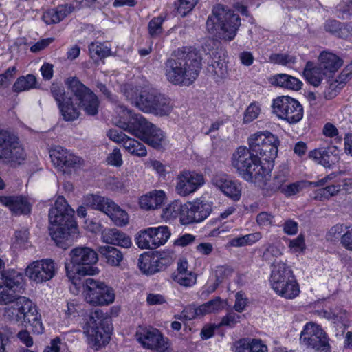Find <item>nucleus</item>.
I'll return each instance as SVG.
<instances>
[{
	"instance_id": "1",
	"label": "nucleus",
	"mask_w": 352,
	"mask_h": 352,
	"mask_svg": "<svg viewBox=\"0 0 352 352\" xmlns=\"http://www.w3.org/2000/svg\"><path fill=\"white\" fill-rule=\"evenodd\" d=\"M201 54L194 47L178 49L164 63L167 80L175 85H192L201 69Z\"/></svg>"
},
{
	"instance_id": "2",
	"label": "nucleus",
	"mask_w": 352,
	"mask_h": 352,
	"mask_svg": "<svg viewBox=\"0 0 352 352\" xmlns=\"http://www.w3.org/2000/svg\"><path fill=\"white\" fill-rule=\"evenodd\" d=\"M66 85L72 96L58 106L64 120L71 122L78 119L80 115V109L89 116L98 113L99 100L89 88L76 77L67 78Z\"/></svg>"
},
{
	"instance_id": "3",
	"label": "nucleus",
	"mask_w": 352,
	"mask_h": 352,
	"mask_svg": "<svg viewBox=\"0 0 352 352\" xmlns=\"http://www.w3.org/2000/svg\"><path fill=\"white\" fill-rule=\"evenodd\" d=\"M74 210L65 199L60 196L49 211L50 232L57 243L72 242L78 237V226L74 219Z\"/></svg>"
},
{
	"instance_id": "4",
	"label": "nucleus",
	"mask_w": 352,
	"mask_h": 352,
	"mask_svg": "<svg viewBox=\"0 0 352 352\" xmlns=\"http://www.w3.org/2000/svg\"><path fill=\"white\" fill-rule=\"evenodd\" d=\"M241 25L240 16L223 5L214 6L206 21L208 32L219 39L232 41Z\"/></svg>"
},
{
	"instance_id": "5",
	"label": "nucleus",
	"mask_w": 352,
	"mask_h": 352,
	"mask_svg": "<svg viewBox=\"0 0 352 352\" xmlns=\"http://www.w3.org/2000/svg\"><path fill=\"white\" fill-rule=\"evenodd\" d=\"M124 95L132 104L145 113L165 116L173 109L170 99L156 91H142L137 95L133 88L126 89Z\"/></svg>"
},
{
	"instance_id": "6",
	"label": "nucleus",
	"mask_w": 352,
	"mask_h": 352,
	"mask_svg": "<svg viewBox=\"0 0 352 352\" xmlns=\"http://www.w3.org/2000/svg\"><path fill=\"white\" fill-rule=\"evenodd\" d=\"M232 165L242 179L251 183H260L266 173L261 160L245 146H239L233 153Z\"/></svg>"
},
{
	"instance_id": "7",
	"label": "nucleus",
	"mask_w": 352,
	"mask_h": 352,
	"mask_svg": "<svg viewBox=\"0 0 352 352\" xmlns=\"http://www.w3.org/2000/svg\"><path fill=\"white\" fill-rule=\"evenodd\" d=\"M69 262L65 263L67 277L74 280L76 274L80 275H94L99 272L93 265L98 261V255L92 248L87 246H77L72 248L69 254Z\"/></svg>"
},
{
	"instance_id": "8",
	"label": "nucleus",
	"mask_w": 352,
	"mask_h": 352,
	"mask_svg": "<svg viewBox=\"0 0 352 352\" xmlns=\"http://www.w3.org/2000/svg\"><path fill=\"white\" fill-rule=\"evenodd\" d=\"M3 316L14 322L30 324L36 333H42L43 327L36 306L28 298L19 296L14 305L4 309Z\"/></svg>"
},
{
	"instance_id": "9",
	"label": "nucleus",
	"mask_w": 352,
	"mask_h": 352,
	"mask_svg": "<svg viewBox=\"0 0 352 352\" xmlns=\"http://www.w3.org/2000/svg\"><path fill=\"white\" fill-rule=\"evenodd\" d=\"M84 329L89 344L97 350L109 342L112 327L102 311L96 309L88 316Z\"/></svg>"
},
{
	"instance_id": "10",
	"label": "nucleus",
	"mask_w": 352,
	"mask_h": 352,
	"mask_svg": "<svg viewBox=\"0 0 352 352\" xmlns=\"http://www.w3.org/2000/svg\"><path fill=\"white\" fill-rule=\"evenodd\" d=\"M26 156L19 138L11 132L0 128V161L16 168L25 162Z\"/></svg>"
},
{
	"instance_id": "11",
	"label": "nucleus",
	"mask_w": 352,
	"mask_h": 352,
	"mask_svg": "<svg viewBox=\"0 0 352 352\" xmlns=\"http://www.w3.org/2000/svg\"><path fill=\"white\" fill-rule=\"evenodd\" d=\"M248 144L250 151L260 160L263 158L269 162L277 155L279 140L270 132L252 135L248 140Z\"/></svg>"
},
{
	"instance_id": "12",
	"label": "nucleus",
	"mask_w": 352,
	"mask_h": 352,
	"mask_svg": "<svg viewBox=\"0 0 352 352\" xmlns=\"http://www.w3.org/2000/svg\"><path fill=\"white\" fill-rule=\"evenodd\" d=\"M116 111L121 117L120 120L116 122V125L140 139L144 135L153 124L141 114L133 113L123 104H118Z\"/></svg>"
},
{
	"instance_id": "13",
	"label": "nucleus",
	"mask_w": 352,
	"mask_h": 352,
	"mask_svg": "<svg viewBox=\"0 0 352 352\" xmlns=\"http://www.w3.org/2000/svg\"><path fill=\"white\" fill-rule=\"evenodd\" d=\"M82 286L85 300L91 305H107L115 299L113 289L103 282L87 278L84 280Z\"/></svg>"
},
{
	"instance_id": "14",
	"label": "nucleus",
	"mask_w": 352,
	"mask_h": 352,
	"mask_svg": "<svg viewBox=\"0 0 352 352\" xmlns=\"http://www.w3.org/2000/svg\"><path fill=\"white\" fill-rule=\"evenodd\" d=\"M212 206L213 203L206 197H200L184 204L182 224L186 226L202 222L211 214Z\"/></svg>"
},
{
	"instance_id": "15",
	"label": "nucleus",
	"mask_w": 352,
	"mask_h": 352,
	"mask_svg": "<svg viewBox=\"0 0 352 352\" xmlns=\"http://www.w3.org/2000/svg\"><path fill=\"white\" fill-rule=\"evenodd\" d=\"M22 281V275L14 270L0 272V305H14L20 296L16 293L21 288Z\"/></svg>"
},
{
	"instance_id": "16",
	"label": "nucleus",
	"mask_w": 352,
	"mask_h": 352,
	"mask_svg": "<svg viewBox=\"0 0 352 352\" xmlns=\"http://www.w3.org/2000/svg\"><path fill=\"white\" fill-rule=\"evenodd\" d=\"M273 113L289 124L298 122L303 117V108L296 99L287 96L276 98L272 103Z\"/></svg>"
},
{
	"instance_id": "17",
	"label": "nucleus",
	"mask_w": 352,
	"mask_h": 352,
	"mask_svg": "<svg viewBox=\"0 0 352 352\" xmlns=\"http://www.w3.org/2000/svg\"><path fill=\"white\" fill-rule=\"evenodd\" d=\"M301 342L307 347L321 352H331V345L326 332L314 322L306 324L300 333Z\"/></svg>"
},
{
	"instance_id": "18",
	"label": "nucleus",
	"mask_w": 352,
	"mask_h": 352,
	"mask_svg": "<svg viewBox=\"0 0 352 352\" xmlns=\"http://www.w3.org/2000/svg\"><path fill=\"white\" fill-rule=\"evenodd\" d=\"M136 340L144 348L165 352L170 347L168 338L156 328L139 327L135 333Z\"/></svg>"
},
{
	"instance_id": "19",
	"label": "nucleus",
	"mask_w": 352,
	"mask_h": 352,
	"mask_svg": "<svg viewBox=\"0 0 352 352\" xmlns=\"http://www.w3.org/2000/svg\"><path fill=\"white\" fill-rule=\"evenodd\" d=\"M167 226L148 228L140 231L136 236V244L141 249H155L164 245L170 236Z\"/></svg>"
},
{
	"instance_id": "20",
	"label": "nucleus",
	"mask_w": 352,
	"mask_h": 352,
	"mask_svg": "<svg viewBox=\"0 0 352 352\" xmlns=\"http://www.w3.org/2000/svg\"><path fill=\"white\" fill-rule=\"evenodd\" d=\"M26 276L36 283L51 280L56 274V264L52 259H42L31 263L25 270Z\"/></svg>"
},
{
	"instance_id": "21",
	"label": "nucleus",
	"mask_w": 352,
	"mask_h": 352,
	"mask_svg": "<svg viewBox=\"0 0 352 352\" xmlns=\"http://www.w3.org/2000/svg\"><path fill=\"white\" fill-rule=\"evenodd\" d=\"M204 184L202 174L195 171H183L177 177L176 190L181 196L195 192Z\"/></svg>"
},
{
	"instance_id": "22",
	"label": "nucleus",
	"mask_w": 352,
	"mask_h": 352,
	"mask_svg": "<svg viewBox=\"0 0 352 352\" xmlns=\"http://www.w3.org/2000/svg\"><path fill=\"white\" fill-rule=\"evenodd\" d=\"M50 157L54 166L63 173H70L80 164V159L61 147L51 151Z\"/></svg>"
},
{
	"instance_id": "23",
	"label": "nucleus",
	"mask_w": 352,
	"mask_h": 352,
	"mask_svg": "<svg viewBox=\"0 0 352 352\" xmlns=\"http://www.w3.org/2000/svg\"><path fill=\"white\" fill-rule=\"evenodd\" d=\"M295 279L290 267L283 261L276 262L274 261L272 265V270L270 278L272 289L280 287V285Z\"/></svg>"
},
{
	"instance_id": "24",
	"label": "nucleus",
	"mask_w": 352,
	"mask_h": 352,
	"mask_svg": "<svg viewBox=\"0 0 352 352\" xmlns=\"http://www.w3.org/2000/svg\"><path fill=\"white\" fill-rule=\"evenodd\" d=\"M212 183L228 197L234 201L239 200L241 195V184L229 179L227 175H217L213 177Z\"/></svg>"
},
{
	"instance_id": "25",
	"label": "nucleus",
	"mask_w": 352,
	"mask_h": 352,
	"mask_svg": "<svg viewBox=\"0 0 352 352\" xmlns=\"http://www.w3.org/2000/svg\"><path fill=\"white\" fill-rule=\"evenodd\" d=\"M0 203L15 215L28 214L31 211V204L23 196H0Z\"/></svg>"
},
{
	"instance_id": "26",
	"label": "nucleus",
	"mask_w": 352,
	"mask_h": 352,
	"mask_svg": "<svg viewBox=\"0 0 352 352\" xmlns=\"http://www.w3.org/2000/svg\"><path fill=\"white\" fill-rule=\"evenodd\" d=\"M336 147L320 148L309 153V157L322 164L324 167H330L339 161Z\"/></svg>"
},
{
	"instance_id": "27",
	"label": "nucleus",
	"mask_w": 352,
	"mask_h": 352,
	"mask_svg": "<svg viewBox=\"0 0 352 352\" xmlns=\"http://www.w3.org/2000/svg\"><path fill=\"white\" fill-rule=\"evenodd\" d=\"M102 241L107 244L129 248L132 241L129 236L117 228L105 229L102 232Z\"/></svg>"
},
{
	"instance_id": "28",
	"label": "nucleus",
	"mask_w": 352,
	"mask_h": 352,
	"mask_svg": "<svg viewBox=\"0 0 352 352\" xmlns=\"http://www.w3.org/2000/svg\"><path fill=\"white\" fill-rule=\"evenodd\" d=\"M270 172L266 168V173L263 179L260 183H254L258 186L261 187L265 196H270L278 190L282 192V188L284 184L287 182V176L284 174H278L272 179H268Z\"/></svg>"
},
{
	"instance_id": "29",
	"label": "nucleus",
	"mask_w": 352,
	"mask_h": 352,
	"mask_svg": "<svg viewBox=\"0 0 352 352\" xmlns=\"http://www.w3.org/2000/svg\"><path fill=\"white\" fill-rule=\"evenodd\" d=\"M74 8L69 5L58 6L56 9H51L45 12L43 19L47 25L58 23L72 12Z\"/></svg>"
},
{
	"instance_id": "30",
	"label": "nucleus",
	"mask_w": 352,
	"mask_h": 352,
	"mask_svg": "<svg viewBox=\"0 0 352 352\" xmlns=\"http://www.w3.org/2000/svg\"><path fill=\"white\" fill-rule=\"evenodd\" d=\"M107 209L104 212L108 215L115 225L120 227H123L129 223V215L127 212L120 208L112 200L107 206Z\"/></svg>"
},
{
	"instance_id": "31",
	"label": "nucleus",
	"mask_w": 352,
	"mask_h": 352,
	"mask_svg": "<svg viewBox=\"0 0 352 352\" xmlns=\"http://www.w3.org/2000/svg\"><path fill=\"white\" fill-rule=\"evenodd\" d=\"M165 193L162 190H155L142 196L140 199L141 208L154 210L160 207L164 202Z\"/></svg>"
},
{
	"instance_id": "32",
	"label": "nucleus",
	"mask_w": 352,
	"mask_h": 352,
	"mask_svg": "<svg viewBox=\"0 0 352 352\" xmlns=\"http://www.w3.org/2000/svg\"><path fill=\"white\" fill-rule=\"evenodd\" d=\"M101 258L111 266H119L123 260V254L113 246L103 245L98 248Z\"/></svg>"
},
{
	"instance_id": "33",
	"label": "nucleus",
	"mask_w": 352,
	"mask_h": 352,
	"mask_svg": "<svg viewBox=\"0 0 352 352\" xmlns=\"http://www.w3.org/2000/svg\"><path fill=\"white\" fill-rule=\"evenodd\" d=\"M140 140L153 148L160 150L163 147L165 135L160 129L152 124Z\"/></svg>"
},
{
	"instance_id": "34",
	"label": "nucleus",
	"mask_w": 352,
	"mask_h": 352,
	"mask_svg": "<svg viewBox=\"0 0 352 352\" xmlns=\"http://www.w3.org/2000/svg\"><path fill=\"white\" fill-rule=\"evenodd\" d=\"M319 66L326 72H335L342 65V60L334 54L323 52L319 56Z\"/></svg>"
},
{
	"instance_id": "35",
	"label": "nucleus",
	"mask_w": 352,
	"mask_h": 352,
	"mask_svg": "<svg viewBox=\"0 0 352 352\" xmlns=\"http://www.w3.org/2000/svg\"><path fill=\"white\" fill-rule=\"evenodd\" d=\"M236 352H267V347L261 340L243 338L235 343Z\"/></svg>"
},
{
	"instance_id": "36",
	"label": "nucleus",
	"mask_w": 352,
	"mask_h": 352,
	"mask_svg": "<svg viewBox=\"0 0 352 352\" xmlns=\"http://www.w3.org/2000/svg\"><path fill=\"white\" fill-rule=\"evenodd\" d=\"M303 75L310 84L317 87L320 84L323 76L327 74L319 65L314 66L312 62L308 61L304 69Z\"/></svg>"
},
{
	"instance_id": "37",
	"label": "nucleus",
	"mask_w": 352,
	"mask_h": 352,
	"mask_svg": "<svg viewBox=\"0 0 352 352\" xmlns=\"http://www.w3.org/2000/svg\"><path fill=\"white\" fill-rule=\"evenodd\" d=\"M272 83L283 88L296 91L300 89L302 85L299 79L286 74H279L275 76Z\"/></svg>"
},
{
	"instance_id": "38",
	"label": "nucleus",
	"mask_w": 352,
	"mask_h": 352,
	"mask_svg": "<svg viewBox=\"0 0 352 352\" xmlns=\"http://www.w3.org/2000/svg\"><path fill=\"white\" fill-rule=\"evenodd\" d=\"M324 30L340 38H346L352 34V30H349L347 25L335 19L327 20L324 25Z\"/></svg>"
},
{
	"instance_id": "39",
	"label": "nucleus",
	"mask_w": 352,
	"mask_h": 352,
	"mask_svg": "<svg viewBox=\"0 0 352 352\" xmlns=\"http://www.w3.org/2000/svg\"><path fill=\"white\" fill-rule=\"evenodd\" d=\"M111 199L98 195L89 194L83 197V205L104 212Z\"/></svg>"
},
{
	"instance_id": "40",
	"label": "nucleus",
	"mask_w": 352,
	"mask_h": 352,
	"mask_svg": "<svg viewBox=\"0 0 352 352\" xmlns=\"http://www.w3.org/2000/svg\"><path fill=\"white\" fill-rule=\"evenodd\" d=\"M279 296L287 299H293L300 293L299 285L296 280H292L280 285V287L273 289Z\"/></svg>"
},
{
	"instance_id": "41",
	"label": "nucleus",
	"mask_w": 352,
	"mask_h": 352,
	"mask_svg": "<svg viewBox=\"0 0 352 352\" xmlns=\"http://www.w3.org/2000/svg\"><path fill=\"white\" fill-rule=\"evenodd\" d=\"M36 78L33 74H28L25 76H20L12 86L14 92L19 93L36 88Z\"/></svg>"
},
{
	"instance_id": "42",
	"label": "nucleus",
	"mask_w": 352,
	"mask_h": 352,
	"mask_svg": "<svg viewBox=\"0 0 352 352\" xmlns=\"http://www.w3.org/2000/svg\"><path fill=\"white\" fill-rule=\"evenodd\" d=\"M210 74L216 82H220L228 76L227 65L221 61H214L208 66Z\"/></svg>"
},
{
	"instance_id": "43",
	"label": "nucleus",
	"mask_w": 352,
	"mask_h": 352,
	"mask_svg": "<svg viewBox=\"0 0 352 352\" xmlns=\"http://www.w3.org/2000/svg\"><path fill=\"white\" fill-rule=\"evenodd\" d=\"M123 146L129 153L138 157H144L147 154L146 148L144 144L129 137L125 138Z\"/></svg>"
},
{
	"instance_id": "44",
	"label": "nucleus",
	"mask_w": 352,
	"mask_h": 352,
	"mask_svg": "<svg viewBox=\"0 0 352 352\" xmlns=\"http://www.w3.org/2000/svg\"><path fill=\"white\" fill-rule=\"evenodd\" d=\"M184 204L179 201H173L163 210L162 217L166 219L179 217V221L182 223V217L184 209Z\"/></svg>"
},
{
	"instance_id": "45",
	"label": "nucleus",
	"mask_w": 352,
	"mask_h": 352,
	"mask_svg": "<svg viewBox=\"0 0 352 352\" xmlns=\"http://www.w3.org/2000/svg\"><path fill=\"white\" fill-rule=\"evenodd\" d=\"M225 302L220 297H216L206 303L200 305L199 310H202L203 314L205 315L221 310L225 307Z\"/></svg>"
},
{
	"instance_id": "46",
	"label": "nucleus",
	"mask_w": 352,
	"mask_h": 352,
	"mask_svg": "<svg viewBox=\"0 0 352 352\" xmlns=\"http://www.w3.org/2000/svg\"><path fill=\"white\" fill-rule=\"evenodd\" d=\"M89 50L94 58L96 55L98 58H104L111 55V49L101 43H91L89 45Z\"/></svg>"
},
{
	"instance_id": "47",
	"label": "nucleus",
	"mask_w": 352,
	"mask_h": 352,
	"mask_svg": "<svg viewBox=\"0 0 352 352\" xmlns=\"http://www.w3.org/2000/svg\"><path fill=\"white\" fill-rule=\"evenodd\" d=\"M138 266L140 270L145 274L151 275L156 273L153 258L149 256L141 255L138 259Z\"/></svg>"
},
{
	"instance_id": "48",
	"label": "nucleus",
	"mask_w": 352,
	"mask_h": 352,
	"mask_svg": "<svg viewBox=\"0 0 352 352\" xmlns=\"http://www.w3.org/2000/svg\"><path fill=\"white\" fill-rule=\"evenodd\" d=\"M172 278L181 285L190 287L196 283V275L190 272L186 274H173Z\"/></svg>"
},
{
	"instance_id": "49",
	"label": "nucleus",
	"mask_w": 352,
	"mask_h": 352,
	"mask_svg": "<svg viewBox=\"0 0 352 352\" xmlns=\"http://www.w3.org/2000/svg\"><path fill=\"white\" fill-rule=\"evenodd\" d=\"M202 316H204L203 311L199 310V307H196L195 305H189L186 307L182 311L181 315L176 318L179 320L185 319L190 320L196 317H200Z\"/></svg>"
},
{
	"instance_id": "50",
	"label": "nucleus",
	"mask_w": 352,
	"mask_h": 352,
	"mask_svg": "<svg viewBox=\"0 0 352 352\" xmlns=\"http://www.w3.org/2000/svg\"><path fill=\"white\" fill-rule=\"evenodd\" d=\"M194 1L179 0L175 3V9L177 14L182 16H186L195 6Z\"/></svg>"
},
{
	"instance_id": "51",
	"label": "nucleus",
	"mask_w": 352,
	"mask_h": 352,
	"mask_svg": "<svg viewBox=\"0 0 352 352\" xmlns=\"http://www.w3.org/2000/svg\"><path fill=\"white\" fill-rule=\"evenodd\" d=\"M261 113V108L256 102L251 103L244 112L243 123H250L256 119Z\"/></svg>"
},
{
	"instance_id": "52",
	"label": "nucleus",
	"mask_w": 352,
	"mask_h": 352,
	"mask_svg": "<svg viewBox=\"0 0 352 352\" xmlns=\"http://www.w3.org/2000/svg\"><path fill=\"white\" fill-rule=\"evenodd\" d=\"M164 18L162 16H157L153 18L148 23V32L152 37L159 36L162 33L163 28L162 27V23L164 22Z\"/></svg>"
},
{
	"instance_id": "53",
	"label": "nucleus",
	"mask_w": 352,
	"mask_h": 352,
	"mask_svg": "<svg viewBox=\"0 0 352 352\" xmlns=\"http://www.w3.org/2000/svg\"><path fill=\"white\" fill-rule=\"evenodd\" d=\"M270 60L276 64L286 65L289 63H294L296 58L285 54H272L270 56Z\"/></svg>"
},
{
	"instance_id": "54",
	"label": "nucleus",
	"mask_w": 352,
	"mask_h": 352,
	"mask_svg": "<svg viewBox=\"0 0 352 352\" xmlns=\"http://www.w3.org/2000/svg\"><path fill=\"white\" fill-rule=\"evenodd\" d=\"M51 93L56 101L58 106L60 103H63L65 100V91L63 86L58 85L57 83H52L50 87Z\"/></svg>"
},
{
	"instance_id": "55",
	"label": "nucleus",
	"mask_w": 352,
	"mask_h": 352,
	"mask_svg": "<svg viewBox=\"0 0 352 352\" xmlns=\"http://www.w3.org/2000/svg\"><path fill=\"white\" fill-rule=\"evenodd\" d=\"M352 78V65L346 67L338 76V78L335 80L336 82L339 83V89H342L344 85Z\"/></svg>"
},
{
	"instance_id": "56",
	"label": "nucleus",
	"mask_w": 352,
	"mask_h": 352,
	"mask_svg": "<svg viewBox=\"0 0 352 352\" xmlns=\"http://www.w3.org/2000/svg\"><path fill=\"white\" fill-rule=\"evenodd\" d=\"M240 318V316L235 313H229L226 316H224L221 322L219 323V327L221 326H228L230 327H234Z\"/></svg>"
},
{
	"instance_id": "57",
	"label": "nucleus",
	"mask_w": 352,
	"mask_h": 352,
	"mask_svg": "<svg viewBox=\"0 0 352 352\" xmlns=\"http://www.w3.org/2000/svg\"><path fill=\"white\" fill-rule=\"evenodd\" d=\"M339 83L338 82H336L335 80H332L329 84V87L324 90V97L327 100H331L333 98L338 91L341 89H339Z\"/></svg>"
},
{
	"instance_id": "58",
	"label": "nucleus",
	"mask_w": 352,
	"mask_h": 352,
	"mask_svg": "<svg viewBox=\"0 0 352 352\" xmlns=\"http://www.w3.org/2000/svg\"><path fill=\"white\" fill-rule=\"evenodd\" d=\"M281 255L280 250L274 245H269L263 254V258L265 261L271 262L272 261L273 257L277 258Z\"/></svg>"
},
{
	"instance_id": "59",
	"label": "nucleus",
	"mask_w": 352,
	"mask_h": 352,
	"mask_svg": "<svg viewBox=\"0 0 352 352\" xmlns=\"http://www.w3.org/2000/svg\"><path fill=\"white\" fill-rule=\"evenodd\" d=\"M301 183L296 182L283 186L282 188V192L286 196L294 195L301 190Z\"/></svg>"
},
{
	"instance_id": "60",
	"label": "nucleus",
	"mask_w": 352,
	"mask_h": 352,
	"mask_svg": "<svg viewBox=\"0 0 352 352\" xmlns=\"http://www.w3.org/2000/svg\"><path fill=\"white\" fill-rule=\"evenodd\" d=\"M274 217L267 212H262L259 213L256 217L257 223L262 226H267L272 225Z\"/></svg>"
},
{
	"instance_id": "61",
	"label": "nucleus",
	"mask_w": 352,
	"mask_h": 352,
	"mask_svg": "<svg viewBox=\"0 0 352 352\" xmlns=\"http://www.w3.org/2000/svg\"><path fill=\"white\" fill-rule=\"evenodd\" d=\"M107 162L109 164L120 166L122 164V155L118 148H115L107 157Z\"/></svg>"
},
{
	"instance_id": "62",
	"label": "nucleus",
	"mask_w": 352,
	"mask_h": 352,
	"mask_svg": "<svg viewBox=\"0 0 352 352\" xmlns=\"http://www.w3.org/2000/svg\"><path fill=\"white\" fill-rule=\"evenodd\" d=\"M107 136L111 140L118 143H122V144L125 141V138H128L126 135H125L122 132H119L116 129H110L107 133Z\"/></svg>"
},
{
	"instance_id": "63",
	"label": "nucleus",
	"mask_w": 352,
	"mask_h": 352,
	"mask_svg": "<svg viewBox=\"0 0 352 352\" xmlns=\"http://www.w3.org/2000/svg\"><path fill=\"white\" fill-rule=\"evenodd\" d=\"M219 328V325L215 324L204 326L201 331V338L208 339L211 338L214 335L215 330Z\"/></svg>"
},
{
	"instance_id": "64",
	"label": "nucleus",
	"mask_w": 352,
	"mask_h": 352,
	"mask_svg": "<svg viewBox=\"0 0 352 352\" xmlns=\"http://www.w3.org/2000/svg\"><path fill=\"white\" fill-rule=\"evenodd\" d=\"M17 338L23 342L27 347H30L33 345V338L30 336V333L26 330H21L17 333Z\"/></svg>"
}]
</instances>
